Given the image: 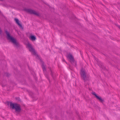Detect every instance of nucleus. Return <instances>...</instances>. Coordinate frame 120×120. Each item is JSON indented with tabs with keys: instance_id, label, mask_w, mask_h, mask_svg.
Here are the masks:
<instances>
[{
	"instance_id": "nucleus-1",
	"label": "nucleus",
	"mask_w": 120,
	"mask_h": 120,
	"mask_svg": "<svg viewBox=\"0 0 120 120\" xmlns=\"http://www.w3.org/2000/svg\"><path fill=\"white\" fill-rule=\"evenodd\" d=\"M8 105L10 106L11 109L15 110V112L17 114H19L21 111V105L16 103H13L11 102H8Z\"/></svg>"
},
{
	"instance_id": "nucleus-2",
	"label": "nucleus",
	"mask_w": 120,
	"mask_h": 120,
	"mask_svg": "<svg viewBox=\"0 0 120 120\" xmlns=\"http://www.w3.org/2000/svg\"><path fill=\"white\" fill-rule=\"evenodd\" d=\"M5 33L7 35L6 38L7 39L12 43L14 46L18 48L20 46V45L18 42L13 37L11 36L7 30L5 31Z\"/></svg>"
},
{
	"instance_id": "nucleus-3",
	"label": "nucleus",
	"mask_w": 120,
	"mask_h": 120,
	"mask_svg": "<svg viewBox=\"0 0 120 120\" xmlns=\"http://www.w3.org/2000/svg\"><path fill=\"white\" fill-rule=\"evenodd\" d=\"M81 78L83 80L84 82H85L89 80L88 77L86 75V73L85 69L82 68L80 72Z\"/></svg>"
},
{
	"instance_id": "nucleus-4",
	"label": "nucleus",
	"mask_w": 120,
	"mask_h": 120,
	"mask_svg": "<svg viewBox=\"0 0 120 120\" xmlns=\"http://www.w3.org/2000/svg\"><path fill=\"white\" fill-rule=\"evenodd\" d=\"M27 46L29 51L32 53L34 55L36 56L37 58H39V57L38 55L37 54L36 52L35 51L32 45L28 43L27 44Z\"/></svg>"
},
{
	"instance_id": "nucleus-5",
	"label": "nucleus",
	"mask_w": 120,
	"mask_h": 120,
	"mask_svg": "<svg viewBox=\"0 0 120 120\" xmlns=\"http://www.w3.org/2000/svg\"><path fill=\"white\" fill-rule=\"evenodd\" d=\"M24 10L27 12L31 14H33L38 16H40V14L39 13L32 9H24Z\"/></svg>"
},
{
	"instance_id": "nucleus-6",
	"label": "nucleus",
	"mask_w": 120,
	"mask_h": 120,
	"mask_svg": "<svg viewBox=\"0 0 120 120\" xmlns=\"http://www.w3.org/2000/svg\"><path fill=\"white\" fill-rule=\"evenodd\" d=\"M67 57L68 58L70 59V62L71 64H73L74 63H75V65H76V62L74 59L73 57L71 54L69 53L68 54L67 56Z\"/></svg>"
},
{
	"instance_id": "nucleus-7",
	"label": "nucleus",
	"mask_w": 120,
	"mask_h": 120,
	"mask_svg": "<svg viewBox=\"0 0 120 120\" xmlns=\"http://www.w3.org/2000/svg\"><path fill=\"white\" fill-rule=\"evenodd\" d=\"M92 94L93 95H94L96 98L100 102L103 103L104 102V100L103 99H102L101 97H99L97 96L95 92H93Z\"/></svg>"
},
{
	"instance_id": "nucleus-8",
	"label": "nucleus",
	"mask_w": 120,
	"mask_h": 120,
	"mask_svg": "<svg viewBox=\"0 0 120 120\" xmlns=\"http://www.w3.org/2000/svg\"><path fill=\"white\" fill-rule=\"evenodd\" d=\"M92 94L93 95H94L96 98L100 102L103 103L104 102V100L103 99H102L101 97H99L97 96L95 92H93Z\"/></svg>"
},
{
	"instance_id": "nucleus-9",
	"label": "nucleus",
	"mask_w": 120,
	"mask_h": 120,
	"mask_svg": "<svg viewBox=\"0 0 120 120\" xmlns=\"http://www.w3.org/2000/svg\"><path fill=\"white\" fill-rule=\"evenodd\" d=\"M14 20L16 22V23L18 25L19 27L21 28L22 29H23V28L22 26V25L19 23V21L18 19L16 18H15L14 19Z\"/></svg>"
},
{
	"instance_id": "nucleus-10",
	"label": "nucleus",
	"mask_w": 120,
	"mask_h": 120,
	"mask_svg": "<svg viewBox=\"0 0 120 120\" xmlns=\"http://www.w3.org/2000/svg\"><path fill=\"white\" fill-rule=\"evenodd\" d=\"M29 39L32 41H35L36 39L35 36L33 35H31L29 37Z\"/></svg>"
},
{
	"instance_id": "nucleus-11",
	"label": "nucleus",
	"mask_w": 120,
	"mask_h": 120,
	"mask_svg": "<svg viewBox=\"0 0 120 120\" xmlns=\"http://www.w3.org/2000/svg\"><path fill=\"white\" fill-rule=\"evenodd\" d=\"M41 62L42 67L43 69V71H45L46 70V69L45 66L44 65V62L41 60Z\"/></svg>"
},
{
	"instance_id": "nucleus-12",
	"label": "nucleus",
	"mask_w": 120,
	"mask_h": 120,
	"mask_svg": "<svg viewBox=\"0 0 120 120\" xmlns=\"http://www.w3.org/2000/svg\"><path fill=\"white\" fill-rule=\"evenodd\" d=\"M98 65H99V66L101 68H102V69L105 70V67L104 66H103L102 64H99V63H98Z\"/></svg>"
},
{
	"instance_id": "nucleus-13",
	"label": "nucleus",
	"mask_w": 120,
	"mask_h": 120,
	"mask_svg": "<svg viewBox=\"0 0 120 120\" xmlns=\"http://www.w3.org/2000/svg\"><path fill=\"white\" fill-rule=\"evenodd\" d=\"M50 71L51 72V74L53 79L54 78V76L53 75V74L52 71L50 69Z\"/></svg>"
},
{
	"instance_id": "nucleus-14",
	"label": "nucleus",
	"mask_w": 120,
	"mask_h": 120,
	"mask_svg": "<svg viewBox=\"0 0 120 120\" xmlns=\"http://www.w3.org/2000/svg\"><path fill=\"white\" fill-rule=\"evenodd\" d=\"M4 75L7 77H9L10 76V74H9L8 73H5L4 74Z\"/></svg>"
},
{
	"instance_id": "nucleus-15",
	"label": "nucleus",
	"mask_w": 120,
	"mask_h": 120,
	"mask_svg": "<svg viewBox=\"0 0 120 120\" xmlns=\"http://www.w3.org/2000/svg\"><path fill=\"white\" fill-rule=\"evenodd\" d=\"M63 61L65 62L66 64H67V62L65 61V60L64 59L63 60Z\"/></svg>"
},
{
	"instance_id": "nucleus-16",
	"label": "nucleus",
	"mask_w": 120,
	"mask_h": 120,
	"mask_svg": "<svg viewBox=\"0 0 120 120\" xmlns=\"http://www.w3.org/2000/svg\"><path fill=\"white\" fill-rule=\"evenodd\" d=\"M120 29V26H117Z\"/></svg>"
},
{
	"instance_id": "nucleus-17",
	"label": "nucleus",
	"mask_w": 120,
	"mask_h": 120,
	"mask_svg": "<svg viewBox=\"0 0 120 120\" xmlns=\"http://www.w3.org/2000/svg\"><path fill=\"white\" fill-rule=\"evenodd\" d=\"M3 86V85H2V86L3 87L4 86Z\"/></svg>"
},
{
	"instance_id": "nucleus-18",
	"label": "nucleus",
	"mask_w": 120,
	"mask_h": 120,
	"mask_svg": "<svg viewBox=\"0 0 120 120\" xmlns=\"http://www.w3.org/2000/svg\"><path fill=\"white\" fill-rule=\"evenodd\" d=\"M96 61H97V62H98V61L96 60Z\"/></svg>"
}]
</instances>
